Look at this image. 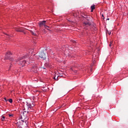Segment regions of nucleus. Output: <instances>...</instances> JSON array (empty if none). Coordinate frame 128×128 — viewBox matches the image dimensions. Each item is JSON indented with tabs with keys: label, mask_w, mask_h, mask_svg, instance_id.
Listing matches in <instances>:
<instances>
[{
	"label": "nucleus",
	"mask_w": 128,
	"mask_h": 128,
	"mask_svg": "<svg viewBox=\"0 0 128 128\" xmlns=\"http://www.w3.org/2000/svg\"><path fill=\"white\" fill-rule=\"evenodd\" d=\"M32 72H36V70H38V68H36V66H33L32 69Z\"/></svg>",
	"instance_id": "1a4fd4ad"
},
{
	"label": "nucleus",
	"mask_w": 128,
	"mask_h": 128,
	"mask_svg": "<svg viewBox=\"0 0 128 128\" xmlns=\"http://www.w3.org/2000/svg\"><path fill=\"white\" fill-rule=\"evenodd\" d=\"M34 106V102H32V103H27V108L28 110L23 112L22 116L25 118H26L28 114V113L30 112H32L30 110H32Z\"/></svg>",
	"instance_id": "f257e3e1"
},
{
	"label": "nucleus",
	"mask_w": 128,
	"mask_h": 128,
	"mask_svg": "<svg viewBox=\"0 0 128 128\" xmlns=\"http://www.w3.org/2000/svg\"><path fill=\"white\" fill-rule=\"evenodd\" d=\"M44 70H46V68H44Z\"/></svg>",
	"instance_id": "a878e982"
},
{
	"label": "nucleus",
	"mask_w": 128,
	"mask_h": 128,
	"mask_svg": "<svg viewBox=\"0 0 128 128\" xmlns=\"http://www.w3.org/2000/svg\"><path fill=\"white\" fill-rule=\"evenodd\" d=\"M28 58V56H24L18 59V60L16 62H19L18 63L19 66H24V64H26V60H24V58Z\"/></svg>",
	"instance_id": "f03ea898"
},
{
	"label": "nucleus",
	"mask_w": 128,
	"mask_h": 128,
	"mask_svg": "<svg viewBox=\"0 0 128 128\" xmlns=\"http://www.w3.org/2000/svg\"><path fill=\"white\" fill-rule=\"evenodd\" d=\"M20 100H20H20H19V102H20Z\"/></svg>",
	"instance_id": "b1692460"
},
{
	"label": "nucleus",
	"mask_w": 128,
	"mask_h": 128,
	"mask_svg": "<svg viewBox=\"0 0 128 128\" xmlns=\"http://www.w3.org/2000/svg\"><path fill=\"white\" fill-rule=\"evenodd\" d=\"M39 56L41 58H42V60H46V54L44 52H42L39 53Z\"/></svg>",
	"instance_id": "7ed1b4c3"
},
{
	"label": "nucleus",
	"mask_w": 128,
	"mask_h": 128,
	"mask_svg": "<svg viewBox=\"0 0 128 128\" xmlns=\"http://www.w3.org/2000/svg\"><path fill=\"white\" fill-rule=\"evenodd\" d=\"M6 35L7 36V38H10V36L9 34H6Z\"/></svg>",
	"instance_id": "dca6fc26"
},
{
	"label": "nucleus",
	"mask_w": 128,
	"mask_h": 128,
	"mask_svg": "<svg viewBox=\"0 0 128 128\" xmlns=\"http://www.w3.org/2000/svg\"><path fill=\"white\" fill-rule=\"evenodd\" d=\"M102 18H104V14H102Z\"/></svg>",
	"instance_id": "5701e85b"
},
{
	"label": "nucleus",
	"mask_w": 128,
	"mask_h": 128,
	"mask_svg": "<svg viewBox=\"0 0 128 128\" xmlns=\"http://www.w3.org/2000/svg\"><path fill=\"white\" fill-rule=\"evenodd\" d=\"M86 20H88V22H84V24L85 26H90L92 24H90V20L86 19Z\"/></svg>",
	"instance_id": "0eeeda50"
},
{
	"label": "nucleus",
	"mask_w": 128,
	"mask_h": 128,
	"mask_svg": "<svg viewBox=\"0 0 128 128\" xmlns=\"http://www.w3.org/2000/svg\"><path fill=\"white\" fill-rule=\"evenodd\" d=\"M15 30H16V32H24V30L22 28H20V27L16 28Z\"/></svg>",
	"instance_id": "423d86ee"
},
{
	"label": "nucleus",
	"mask_w": 128,
	"mask_h": 128,
	"mask_svg": "<svg viewBox=\"0 0 128 128\" xmlns=\"http://www.w3.org/2000/svg\"><path fill=\"white\" fill-rule=\"evenodd\" d=\"M106 34H108L110 35V34L111 32H109L108 30L106 31Z\"/></svg>",
	"instance_id": "ddd939ff"
},
{
	"label": "nucleus",
	"mask_w": 128,
	"mask_h": 128,
	"mask_svg": "<svg viewBox=\"0 0 128 128\" xmlns=\"http://www.w3.org/2000/svg\"><path fill=\"white\" fill-rule=\"evenodd\" d=\"M46 20L40 22L39 23L40 28H42L44 26L46 28H48V26H46Z\"/></svg>",
	"instance_id": "39448f33"
},
{
	"label": "nucleus",
	"mask_w": 128,
	"mask_h": 128,
	"mask_svg": "<svg viewBox=\"0 0 128 128\" xmlns=\"http://www.w3.org/2000/svg\"><path fill=\"white\" fill-rule=\"evenodd\" d=\"M96 5L93 4L91 6V12H94V10L96 8Z\"/></svg>",
	"instance_id": "6e6552de"
},
{
	"label": "nucleus",
	"mask_w": 128,
	"mask_h": 128,
	"mask_svg": "<svg viewBox=\"0 0 128 128\" xmlns=\"http://www.w3.org/2000/svg\"><path fill=\"white\" fill-rule=\"evenodd\" d=\"M54 79L55 80H58V77L56 78V76L54 78Z\"/></svg>",
	"instance_id": "f3484780"
},
{
	"label": "nucleus",
	"mask_w": 128,
	"mask_h": 128,
	"mask_svg": "<svg viewBox=\"0 0 128 128\" xmlns=\"http://www.w3.org/2000/svg\"><path fill=\"white\" fill-rule=\"evenodd\" d=\"M4 100H6H6H6V98H4Z\"/></svg>",
	"instance_id": "6ab92c4d"
},
{
	"label": "nucleus",
	"mask_w": 128,
	"mask_h": 128,
	"mask_svg": "<svg viewBox=\"0 0 128 128\" xmlns=\"http://www.w3.org/2000/svg\"><path fill=\"white\" fill-rule=\"evenodd\" d=\"M31 33H32V34H33L34 36H36V34H34V32L31 31Z\"/></svg>",
	"instance_id": "2eb2a0df"
},
{
	"label": "nucleus",
	"mask_w": 128,
	"mask_h": 128,
	"mask_svg": "<svg viewBox=\"0 0 128 128\" xmlns=\"http://www.w3.org/2000/svg\"><path fill=\"white\" fill-rule=\"evenodd\" d=\"M32 60V58H30V60H29V62H32V61H30Z\"/></svg>",
	"instance_id": "a211bd4d"
},
{
	"label": "nucleus",
	"mask_w": 128,
	"mask_h": 128,
	"mask_svg": "<svg viewBox=\"0 0 128 128\" xmlns=\"http://www.w3.org/2000/svg\"><path fill=\"white\" fill-rule=\"evenodd\" d=\"M24 32V34H26V32Z\"/></svg>",
	"instance_id": "393cba45"
},
{
	"label": "nucleus",
	"mask_w": 128,
	"mask_h": 128,
	"mask_svg": "<svg viewBox=\"0 0 128 128\" xmlns=\"http://www.w3.org/2000/svg\"><path fill=\"white\" fill-rule=\"evenodd\" d=\"M10 68H12V65H10Z\"/></svg>",
	"instance_id": "4be33fe9"
},
{
	"label": "nucleus",
	"mask_w": 128,
	"mask_h": 128,
	"mask_svg": "<svg viewBox=\"0 0 128 128\" xmlns=\"http://www.w3.org/2000/svg\"><path fill=\"white\" fill-rule=\"evenodd\" d=\"M9 116H10V118H12V116H14V114H9Z\"/></svg>",
	"instance_id": "4468645a"
},
{
	"label": "nucleus",
	"mask_w": 128,
	"mask_h": 128,
	"mask_svg": "<svg viewBox=\"0 0 128 128\" xmlns=\"http://www.w3.org/2000/svg\"><path fill=\"white\" fill-rule=\"evenodd\" d=\"M11 54L12 53L10 52H7L5 56V60H12V58L10 57Z\"/></svg>",
	"instance_id": "20e7f679"
},
{
	"label": "nucleus",
	"mask_w": 128,
	"mask_h": 128,
	"mask_svg": "<svg viewBox=\"0 0 128 128\" xmlns=\"http://www.w3.org/2000/svg\"><path fill=\"white\" fill-rule=\"evenodd\" d=\"M8 102H9L12 104V98L9 99Z\"/></svg>",
	"instance_id": "9b49d317"
},
{
	"label": "nucleus",
	"mask_w": 128,
	"mask_h": 128,
	"mask_svg": "<svg viewBox=\"0 0 128 128\" xmlns=\"http://www.w3.org/2000/svg\"><path fill=\"white\" fill-rule=\"evenodd\" d=\"M106 20H110V18H107V19H106Z\"/></svg>",
	"instance_id": "412c9836"
},
{
	"label": "nucleus",
	"mask_w": 128,
	"mask_h": 128,
	"mask_svg": "<svg viewBox=\"0 0 128 128\" xmlns=\"http://www.w3.org/2000/svg\"><path fill=\"white\" fill-rule=\"evenodd\" d=\"M4 118H6V117H4V116H1V120L2 122H4Z\"/></svg>",
	"instance_id": "9d476101"
},
{
	"label": "nucleus",
	"mask_w": 128,
	"mask_h": 128,
	"mask_svg": "<svg viewBox=\"0 0 128 128\" xmlns=\"http://www.w3.org/2000/svg\"><path fill=\"white\" fill-rule=\"evenodd\" d=\"M30 52V53H31V54H32V51L31 52Z\"/></svg>",
	"instance_id": "aec40b11"
},
{
	"label": "nucleus",
	"mask_w": 128,
	"mask_h": 128,
	"mask_svg": "<svg viewBox=\"0 0 128 128\" xmlns=\"http://www.w3.org/2000/svg\"><path fill=\"white\" fill-rule=\"evenodd\" d=\"M112 41H111L110 42V46H112Z\"/></svg>",
	"instance_id": "f8f14e48"
}]
</instances>
